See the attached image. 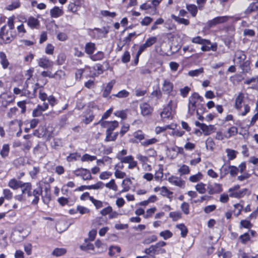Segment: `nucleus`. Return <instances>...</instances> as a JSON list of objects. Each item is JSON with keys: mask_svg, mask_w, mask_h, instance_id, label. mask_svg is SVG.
I'll return each mask as SVG.
<instances>
[{"mask_svg": "<svg viewBox=\"0 0 258 258\" xmlns=\"http://www.w3.org/2000/svg\"><path fill=\"white\" fill-rule=\"evenodd\" d=\"M27 23L29 27L32 29L37 28L40 25L39 20L33 17L28 18Z\"/></svg>", "mask_w": 258, "mask_h": 258, "instance_id": "nucleus-27", "label": "nucleus"}, {"mask_svg": "<svg viewBox=\"0 0 258 258\" xmlns=\"http://www.w3.org/2000/svg\"><path fill=\"white\" fill-rule=\"evenodd\" d=\"M104 187V183L101 181H98L96 183L92 185H89V190L90 189H94V190H99L102 189Z\"/></svg>", "mask_w": 258, "mask_h": 258, "instance_id": "nucleus-47", "label": "nucleus"}, {"mask_svg": "<svg viewBox=\"0 0 258 258\" xmlns=\"http://www.w3.org/2000/svg\"><path fill=\"white\" fill-rule=\"evenodd\" d=\"M168 181L172 184L182 187L184 186L185 182L180 177L172 176L168 178Z\"/></svg>", "mask_w": 258, "mask_h": 258, "instance_id": "nucleus-16", "label": "nucleus"}, {"mask_svg": "<svg viewBox=\"0 0 258 258\" xmlns=\"http://www.w3.org/2000/svg\"><path fill=\"white\" fill-rule=\"evenodd\" d=\"M244 83L246 85H250L252 83L250 88L258 90V75L250 79H246Z\"/></svg>", "mask_w": 258, "mask_h": 258, "instance_id": "nucleus-24", "label": "nucleus"}, {"mask_svg": "<svg viewBox=\"0 0 258 258\" xmlns=\"http://www.w3.org/2000/svg\"><path fill=\"white\" fill-rule=\"evenodd\" d=\"M181 175L187 174L190 172L189 167L186 165H182L178 170Z\"/></svg>", "mask_w": 258, "mask_h": 258, "instance_id": "nucleus-58", "label": "nucleus"}, {"mask_svg": "<svg viewBox=\"0 0 258 258\" xmlns=\"http://www.w3.org/2000/svg\"><path fill=\"white\" fill-rule=\"evenodd\" d=\"M195 188L200 194H204L207 191L206 184L201 182L196 185Z\"/></svg>", "mask_w": 258, "mask_h": 258, "instance_id": "nucleus-42", "label": "nucleus"}, {"mask_svg": "<svg viewBox=\"0 0 258 258\" xmlns=\"http://www.w3.org/2000/svg\"><path fill=\"white\" fill-rule=\"evenodd\" d=\"M74 174L78 177H81L84 180L92 179L91 172L85 168H80L73 171Z\"/></svg>", "mask_w": 258, "mask_h": 258, "instance_id": "nucleus-8", "label": "nucleus"}, {"mask_svg": "<svg viewBox=\"0 0 258 258\" xmlns=\"http://www.w3.org/2000/svg\"><path fill=\"white\" fill-rule=\"evenodd\" d=\"M96 124H100L102 127L107 128L106 133H112L119 125L118 121L116 120L112 121L100 120Z\"/></svg>", "mask_w": 258, "mask_h": 258, "instance_id": "nucleus-7", "label": "nucleus"}, {"mask_svg": "<svg viewBox=\"0 0 258 258\" xmlns=\"http://www.w3.org/2000/svg\"><path fill=\"white\" fill-rule=\"evenodd\" d=\"M42 189L41 186H39L38 188L34 189L32 192V196H34V199L32 202V204L33 205H36L38 204L39 201V196H42Z\"/></svg>", "mask_w": 258, "mask_h": 258, "instance_id": "nucleus-22", "label": "nucleus"}, {"mask_svg": "<svg viewBox=\"0 0 258 258\" xmlns=\"http://www.w3.org/2000/svg\"><path fill=\"white\" fill-rule=\"evenodd\" d=\"M130 92L125 90H122L117 93L114 94L113 96L119 98H125L128 97Z\"/></svg>", "mask_w": 258, "mask_h": 258, "instance_id": "nucleus-56", "label": "nucleus"}, {"mask_svg": "<svg viewBox=\"0 0 258 258\" xmlns=\"http://www.w3.org/2000/svg\"><path fill=\"white\" fill-rule=\"evenodd\" d=\"M140 108L141 114L143 116H148L151 114L153 108L151 107V106L147 103H144L140 105Z\"/></svg>", "mask_w": 258, "mask_h": 258, "instance_id": "nucleus-18", "label": "nucleus"}, {"mask_svg": "<svg viewBox=\"0 0 258 258\" xmlns=\"http://www.w3.org/2000/svg\"><path fill=\"white\" fill-rule=\"evenodd\" d=\"M66 249L63 248H56L53 250L52 254L56 256H60L66 253Z\"/></svg>", "mask_w": 258, "mask_h": 258, "instance_id": "nucleus-59", "label": "nucleus"}, {"mask_svg": "<svg viewBox=\"0 0 258 258\" xmlns=\"http://www.w3.org/2000/svg\"><path fill=\"white\" fill-rule=\"evenodd\" d=\"M195 124L203 131L204 135L206 136L210 135L212 132L213 126L212 125L208 126L199 121H196Z\"/></svg>", "mask_w": 258, "mask_h": 258, "instance_id": "nucleus-17", "label": "nucleus"}, {"mask_svg": "<svg viewBox=\"0 0 258 258\" xmlns=\"http://www.w3.org/2000/svg\"><path fill=\"white\" fill-rule=\"evenodd\" d=\"M3 195L4 199H6L7 200H10L13 198V193L9 189H4L3 190Z\"/></svg>", "mask_w": 258, "mask_h": 258, "instance_id": "nucleus-64", "label": "nucleus"}, {"mask_svg": "<svg viewBox=\"0 0 258 258\" xmlns=\"http://www.w3.org/2000/svg\"><path fill=\"white\" fill-rule=\"evenodd\" d=\"M175 124H169V125H166L163 126H156L155 128V132L156 134L158 135L164 132H165L166 130L168 129H171L173 130L174 128L176 127Z\"/></svg>", "mask_w": 258, "mask_h": 258, "instance_id": "nucleus-28", "label": "nucleus"}, {"mask_svg": "<svg viewBox=\"0 0 258 258\" xmlns=\"http://www.w3.org/2000/svg\"><path fill=\"white\" fill-rule=\"evenodd\" d=\"M104 186L114 191H116L118 190V186L116 184L114 179H111L108 182L104 184Z\"/></svg>", "mask_w": 258, "mask_h": 258, "instance_id": "nucleus-38", "label": "nucleus"}, {"mask_svg": "<svg viewBox=\"0 0 258 258\" xmlns=\"http://www.w3.org/2000/svg\"><path fill=\"white\" fill-rule=\"evenodd\" d=\"M0 64L4 70L8 69L10 65V62L7 58V56L6 53L3 51L0 52Z\"/></svg>", "mask_w": 258, "mask_h": 258, "instance_id": "nucleus-23", "label": "nucleus"}, {"mask_svg": "<svg viewBox=\"0 0 258 258\" xmlns=\"http://www.w3.org/2000/svg\"><path fill=\"white\" fill-rule=\"evenodd\" d=\"M121 251L120 248L118 246H111L109 248V254L110 256L114 255L116 252L119 253Z\"/></svg>", "mask_w": 258, "mask_h": 258, "instance_id": "nucleus-61", "label": "nucleus"}, {"mask_svg": "<svg viewBox=\"0 0 258 258\" xmlns=\"http://www.w3.org/2000/svg\"><path fill=\"white\" fill-rule=\"evenodd\" d=\"M244 97V94L242 92L238 93L236 96L234 105V107L236 110H241V108L242 107V103L243 102Z\"/></svg>", "mask_w": 258, "mask_h": 258, "instance_id": "nucleus-14", "label": "nucleus"}, {"mask_svg": "<svg viewBox=\"0 0 258 258\" xmlns=\"http://www.w3.org/2000/svg\"><path fill=\"white\" fill-rule=\"evenodd\" d=\"M14 17L8 18L7 25L3 26L0 30V44L10 43L16 36L14 31Z\"/></svg>", "mask_w": 258, "mask_h": 258, "instance_id": "nucleus-1", "label": "nucleus"}, {"mask_svg": "<svg viewBox=\"0 0 258 258\" xmlns=\"http://www.w3.org/2000/svg\"><path fill=\"white\" fill-rule=\"evenodd\" d=\"M204 73V69L203 68H201L199 69L191 70L188 72V75L192 77H198L200 74H203Z\"/></svg>", "mask_w": 258, "mask_h": 258, "instance_id": "nucleus-53", "label": "nucleus"}, {"mask_svg": "<svg viewBox=\"0 0 258 258\" xmlns=\"http://www.w3.org/2000/svg\"><path fill=\"white\" fill-rule=\"evenodd\" d=\"M228 192L230 197L240 198L247 194L248 189L246 188L240 189L239 185H236L230 188Z\"/></svg>", "mask_w": 258, "mask_h": 258, "instance_id": "nucleus-4", "label": "nucleus"}, {"mask_svg": "<svg viewBox=\"0 0 258 258\" xmlns=\"http://www.w3.org/2000/svg\"><path fill=\"white\" fill-rule=\"evenodd\" d=\"M136 157L141 164L149 162V158L147 155H144L141 153H138L136 155Z\"/></svg>", "mask_w": 258, "mask_h": 258, "instance_id": "nucleus-50", "label": "nucleus"}, {"mask_svg": "<svg viewBox=\"0 0 258 258\" xmlns=\"http://www.w3.org/2000/svg\"><path fill=\"white\" fill-rule=\"evenodd\" d=\"M232 17L228 16L217 17L209 21L208 22V25L209 27H212L217 24H222L228 21Z\"/></svg>", "mask_w": 258, "mask_h": 258, "instance_id": "nucleus-11", "label": "nucleus"}, {"mask_svg": "<svg viewBox=\"0 0 258 258\" xmlns=\"http://www.w3.org/2000/svg\"><path fill=\"white\" fill-rule=\"evenodd\" d=\"M158 140L156 138H153L150 139H147L143 142H141V144L142 146L147 147L153 144H155L158 142Z\"/></svg>", "mask_w": 258, "mask_h": 258, "instance_id": "nucleus-52", "label": "nucleus"}, {"mask_svg": "<svg viewBox=\"0 0 258 258\" xmlns=\"http://www.w3.org/2000/svg\"><path fill=\"white\" fill-rule=\"evenodd\" d=\"M243 109L242 107L241 108V110H237L238 112V115L241 116H246L250 110V106L248 104H244L243 105Z\"/></svg>", "mask_w": 258, "mask_h": 258, "instance_id": "nucleus-35", "label": "nucleus"}, {"mask_svg": "<svg viewBox=\"0 0 258 258\" xmlns=\"http://www.w3.org/2000/svg\"><path fill=\"white\" fill-rule=\"evenodd\" d=\"M10 146L9 144H5L3 145L2 148L0 151V155L3 158L7 157L9 154Z\"/></svg>", "mask_w": 258, "mask_h": 258, "instance_id": "nucleus-41", "label": "nucleus"}, {"mask_svg": "<svg viewBox=\"0 0 258 258\" xmlns=\"http://www.w3.org/2000/svg\"><path fill=\"white\" fill-rule=\"evenodd\" d=\"M96 49V46L95 43L93 42H88L85 44V52L91 55Z\"/></svg>", "mask_w": 258, "mask_h": 258, "instance_id": "nucleus-30", "label": "nucleus"}, {"mask_svg": "<svg viewBox=\"0 0 258 258\" xmlns=\"http://www.w3.org/2000/svg\"><path fill=\"white\" fill-rule=\"evenodd\" d=\"M63 14V12L62 9L56 6L53 7L50 11V14L51 17L54 18H57L61 16H62Z\"/></svg>", "mask_w": 258, "mask_h": 258, "instance_id": "nucleus-25", "label": "nucleus"}, {"mask_svg": "<svg viewBox=\"0 0 258 258\" xmlns=\"http://www.w3.org/2000/svg\"><path fill=\"white\" fill-rule=\"evenodd\" d=\"M176 227L180 231V235L181 237H185L187 235L188 230L184 224H177Z\"/></svg>", "mask_w": 258, "mask_h": 258, "instance_id": "nucleus-46", "label": "nucleus"}, {"mask_svg": "<svg viewBox=\"0 0 258 258\" xmlns=\"http://www.w3.org/2000/svg\"><path fill=\"white\" fill-rule=\"evenodd\" d=\"M115 83V80H112L107 84L103 92V96L104 97L106 98L108 97Z\"/></svg>", "mask_w": 258, "mask_h": 258, "instance_id": "nucleus-26", "label": "nucleus"}, {"mask_svg": "<svg viewBox=\"0 0 258 258\" xmlns=\"http://www.w3.org/2000/svg\"><path fill=\"white\" fill-rule=\"evenodd\" d=\"M159 235L162 237L164 240H167L172 237V233L169 230H166L160 232Z\"/></svg>", "mask_w": 258, "mask_h": 258, "instance_id": "nucleus-55", "label": "nucleus"}, {"mask_svg": "<svg viewBox=\"0 0 258 258\" xmlns=\"http://www.w3.org/2000/svg\"><path fill=\"white\" fill-rule=\"evenodd\" d=\"M238 130L235 126H232L228 129L227 133L226 134V138L229 139L230 137L236 135L237 133Z\"/></svg>", "mask_w": 258, "mask_h": 258, "instance_id": "nucleus-48", "label": "nucleus"}, {"mask_svg": "<svg viewBox=\"0 0 258 258\" xmlns=\"http://www.w3.org/2000/svg\"><path fill=\"white\" fill-rule=\"evenodd\" d=\"M114 114L118 117L121 118L122 119H125L127 117V110H117L114 112Z\"/></svg>", "mask_w": 258, "mask_h": 258, "instance_id": "nucleus-57", "label": "nucleus"}, {"mask_svg": "<svg viewBox=\"0 0 258 258\" xmlns=\"http://www.w3.org/2000/svg\"><path fill=\"white\" fill-rule=\"evenodd\" d=\"M41 196L43 203L45 204H48L51 200V195L49 189L46 188L45 194H42Z\"/></svg>", "mask_w": 258, "mask_h": 258, "instance_id": "nucleus-45", "label": "nucleus"}, {"mask_svg": "<svg viewBox=\"0 0 258 258\" xmlns=\"http://www.w3.org/2000/svg\"><path fill=\"white\" fill-rule=\"evenodd\" d=\"M206 147L208 150L213 151L215 149V144L213 139L208 138L206 141Z\"/></svg>", "mask_w": 258, "mask_h": 258, "instance_id": "nucleus-43", "label": "nucleus"}, {"mask_svg": "<svg viewBox=\"0 0 258 258\" xmlns=\"http://www.w3.org/2000/svg\"><path fill=\"white\" fill-rule=\"evenodd\" d=\"M112 175V173L110 171H105L100 173L99 178L101 180H106L109 179Z\"/></svg>", "mask_w": 258, "mask_h": 258, "instance_id": "nucleus-60", "label": "nucleus"}, {"mask_svg": "<svg viewBox=\"0 0 258 258\" xmlns=\"http://www.w3.org/2000/svg\"><path fill=\"white\" fill-rule=\"evenodd\" d=\"M134 137L139 141H142L144 140L145 135L141 130H138L133 134Z\"/></svg>", "mask_w": 258, "mask_h": 258, "instance_id": "nucleus-54", "label": "nucleus"}, {"mask_svg": "<svg viewBox=\"0 0 258 258\" xmlns=\"http://www.w3.org/2000/svg\"><path fill=\"white\" fill-rule=\"evenodd\" d=\"M132 184V181L131 178H126L124 179L121 184L122 189L120 191V193L128 191L130 189Z\"/></svg>", "mask_w": 258, "mask_h": 258, "instance_id": "nucleus-21", "label": "nucleus"}, {"mask_svg": "<svg viewBox=\"0 0 258 258\" xmlns=\"http://www.w3.org/2000/svg\"><path fill=\"white\" fill-rule=\"evenodd\" d=\"M162 91L168 95L174 96L175 91H173V85L169 80H164L162 87Z\"/></svg>", "mask_w": 258, "mask_h": 258, "instance_id": "nucleus-9", "label": "nucleus"}, {"mask_svg": "<svg viewBox=\"0 0 258 258\" xmlns=\"http://www.w3.org/2000/svg\"><path fill=\"white\" fill-rule=\"evenodd\" d=\"M225 152L227 154V156L229 160H233L235 159L238 152L234 150L227 148L226 149Z\"/></svg>", "mask_w": 258, "mask_h": 258, "instance_id": "nucleus-34", "label": "nucleus"}, {"mask_svg": "<svg viewBox=\"0 0 258 258\" xmlns=\"http://www.w3.org/2000/svg\"><path fill=\"white\" fill-rule=\"evenodd\" d=\"M166 243L163 241H160L154 245H151L149 248L145 249V253L151 256H155L160 254L166 253V250L163 248L165 246Z\"/></svg>", "mask_w": 258, "mask_h": 258, "instance_id": "nucleus-3", "label": "nucleus"}, {"mask_svg": "<svg viewBox=\"0 0 258 258\" xmlns=\"http://www.w3.org/2000/svg\"><path fill=\"white\" fill-rule=\"evenodd\" d=\"M240 69L244 73H249L250 70V62L249 60H244L239 64Z\"/></svg>", "mask_w": 258, "mask_h": 258, "instance_id": "nucleus-44", "label": "nucleus"}, {"mask_svg": "<svg viewBox=\"0 0 258 258\" xmlns=\"http://www.w3.org/2000/svg\"><path fill=\"white\" fill-rule=\"evenodd\" d=\"M205 41L202 44L201 48L203 51H209L212 50L215 51L217 50V44L216 43H211V42L208 39H205Z\"/></svg>", "mask_w": 258, "mask_h": 258, "instance_id": "nucleus-13", "label": "nucleus"}, {"mask_svg": "<svg viewBox=\"0 0 258 258\" xmlns=\"http://www.w3.org/2000/svg\"><path fill=\"white\" fill-rule=\"evenodd\" d=\"M23 182L20 180H17L15 178L11 179L8 183V186L13 189H17L21 188Z\"/></svg>", "mask_w": 258, "mask_h": 258, "instance_id": "nucleus-29", "label": "nucleus"}, {"mask_svg": "<svg viewBox=\"0 0 258 258\" xmlns=\"http://www.w3.org/2000/svg\"><path fill=\"white\" fill-rule=\"evenodd\" d=\"M37 62L39 66L44 69L48 68L52 65V62L45 56L38 59Z\"/></svg>", "mask_w": 258, "mask_h": 258, "instance_id": "nucleus-20", "label": "nucleus"}, {"mask_svg": "<svg viewBox=\"0 0 258 258\" xmlns=\"http://www.w3.org/2000/svg\"><path fill=\"white\" fill-rule=\"evenodd\" d=\"M15 96L11 92H5L0 95V103L3 107H6L15 100Z\"/></svg>", "mask_w": 258, "mask_h": 258, "instance_id": "nucleus-6", "label": "nucleus"}, {"mask_svg": "<svg viewBox=\"0 0 258 258\" xmlns=\"http://www.w3.org/2000/svg\"><path fill=\"white\" fill-rule=\"evenodd\" d=\"M160 194L163 196L166 197L168 199H169L170 201H171L172 200L173 192L170 191L166 186L161 187V191Z\"/></svg>", "mask_w": 258, "mask_h": 258, "instance_id": "nucleus-33", "label": "nucleus"}, {"mask_svg": "<svg viewBox=\"0 0 258 258\" xmlns=\"http://www.w3.org/2000/svg\"><path fill=\"white\" fill-rule=\"evenodd\" d=\"M258 10V2H254L249 5L245 11V13L249 14Z\"/></svg>", "mask_w": 258, "mask_h": 258, "instance_id": "nucleus-39", "label": "nucleus"}, {"mask_svg": "<svg viewBox=\"0 0 258 258\" xmlns=\"http://www.w3.org/2000/svg\"><path fill=\"white\" fill-rule=\"evenodd\" d=\"M246 58V56L244 51L237 50L235 53L233 61L236 64H239L244 61Z\"/></svg>", "mask_w": 258, "mask_h": 258, "instance_id": "nucleus-15", "label": "nucleus"}, {"mask_svg": "<svg viewBox=\"0 0 258 258\" xmlns=\"http://www.w3.org/2000/svg\"><path fill=\"white\" fill-rule=\"evenodd\" d=\"M104 54L102 51H98L95 54H92L90 56V58L93 61H98L103 59Z\"/></svg>", "mask_w": 258, "mask_h": 258, "instance_id": "nucleus-40", "label": "nucleus"}, {"mask_svg": "<svg viewBox=\"0 0 258 258\" xmlns=\"http://www.w3.org/2000/svg\"><path fill=\"white\" fill-rule=\"evenodd\" d=\"M187 11L191 14L192 17H195L198 13V6L194 4H189L186 5Z\"/></svg>", "mask_w": 258, "mask_h": 258, "instance_id": "nucleus-37", "label": "nucleus"}, {"mask_svg": "<svg viewBox=\"0 0 258 258\" xmlns=\"http://www.w3.org/2000/svg\"><path fill=\"white\" fill-rule=\"evenodd\" d=\"M96 159L95 156H92L88 154H85L81 157V161L83 162L92 161Z\"/></svg>", "mask_w": 258, "mask_h": 258, "instance_id": "nucleus-62", "label": "nucleus"}, {"mask_svg": "<svg viewBox=\"0 0 258 258\" xmlns=\"http://www.w3.org/2000/svg\"><path fill=\"white\" fill-rule=\"evenodd\" d=\"M109 32V29L107 27H103L100 28H94L92 30V34L93 37L95 39H101L102 38H106L107 34Z\"/></svg>", "mask_w": 258, "mask_h": 258, "instance_id": "nucleus-10", "label": "nucleus"}, {"mask_svg": "<svg viewBox=\"0 0 258 258\" xmlns=\"http://www.w3.org/2000/svg\"><path fill=\"white\" fill-rule=\"evenodd\" d=\"M171 18L179 24H183L184 25H188L189 23V22L188 20L180 18L174 15H172Z\"/></svg>", "mask_w": 258, "mask_h": 258, "instance_id": "nucleus-49", "label": "nucleus"}, {"mask_svg": "<svg viewBox=\"0 0 258 258\" xmlns=\"http://www.w3.org/2000/svg\"><path fill=\"white\" fill-rule=\"evenodd\" d=\"M101 15L105 17L114 18L116 16L115 12H111L107 10H102L100 12Z\"/></svg>", "mask_w": 258, "mask_h": 258, "instance_id": "nucleus-63", "label": "nucleus"}, {"mask_svg": "<svg viewBox=\"0 0 258 258\" xmlns=\"http://www.w3.org/2000/svg\"><path fill=\"white\" fill-rule=\"evenodd\" d=\"M62 74V72L61 71H57L54 74H52L51 72L48 71H43L41 73V75L43 77H48L49 78H55L56 79L60 78L61 75Z\"/></svg>", "mask_w": 258, "mask_h": 258, "instance_id": "nucleus-31", "label": "nucleus"}, {"mask_svg": "<svg viewBox=\"0 0 258 258\" xmlns=\"http://www.w3.org/2000/svg\"><path fill=\"white\" fill-rule=\"evenodd\" d=\"M204 101L203 97L198 93H194L188 98L187 114L189 115L202 114L204 112L205 108L202 102Z\"/></svg>", "mask_w": 258, "mask_h": 258, "instance_id": "nucleus-2", "label": "nucleus"}, {"mask_svg": "<svg viewBox=\"0 0 258 258\" xmlns=\"http://www.w3.org/2000/svg\"><path fill=\"white\" fill-rule=\"evenodd\" d=\"M21 6V3L19 0H12L11 4L8 5L6 9L8 11H13L18 9Z\"/></svg>", "mask_w": 258, "mask_h": 258, "instance_id": "nucleus-32", "label": "nucleus"}, {"mask_svg": "<svg viewBox=\"0 0 258 258\" xmlns=\"http://www.w3.org/2000/svg\"><path fill=\"white\" fill-rule=\"evenodd\" d=\"M172 101L170 100L168 104L164 107L162 111L160 113V116L163 121L165 122L166 119H172Z\"/></svg>", "mask_w": 258, "mask_h": 258, "instance_id": "nucleus-5", "label": "nucleus"}, {"mask_svg": "<svg viewBox=\"0 0 258 258\" xmlns=\"http://www.w3.org/2000/svg\"><path fill=\"white\" fill-rule=\"evenodd\" d=\"M21 188L23 194H27L28 197L32 196V185L30 182H23Z\"/></svg>", "mask_w": 258, "mask_h": 258, "instance_id": "nucleus-19", "label": "nucleus"}, {"mask_svg": "<svg viewBox=\"0 0 258 258\" xmlns=\"http://www.w3.org/2000/svg\"><path fill=\"white\" fill-rule=\"evenodd\" d=\"M122 163H127L128 168L132 169L137 166V161L134 160V158L132 155H128L123 158H120L119 160Z\"/></svg>", "mask_w": 258, "mask_h": 258, "instance_id": "nucleus-12", "label": "nucleus"}, {"mask_svg": "<svg viewBox=\"0 0 258 258\" xmlns=\"http://www.w3.org/2000/svg\"><path fill=\"white\" fill-rule=\"evenodd\" d=\"M230 169V165H223L220 169V178H223L228 173Z\"/></svg>", "mask_w": 258, "mask_h": 258, "instance_id": "nucleus-36", "label": "nucleus"}, {"mask_svg": "<svg viewBox=\"0 0 258 258\" xmlns=\"http://www.w3.org/2000/svg\"><path fill=\"white\" fill-rule=\"evenodd\" d=\"M203 175L201 172L192 175L189 177V180L192 182H197L203 178Z\"/></svg>", "mask_w": 258, "mask_h": 258, "instance_id": "nucleus-51", "label": "nucleus"}]
</instances>
